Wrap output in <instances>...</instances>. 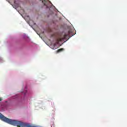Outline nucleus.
<instances>
[{
	"label": "nucleus",
	"instance_id": "nucleus-1",
	"mask_svg": "<svg viewBox=\"0 0 127 127\" xmlns=\"http://www.w3.org/2000/svg\"><path fill=\"white\" fill-rule=\"evenodd\" d=\"M64 39H69V35L64 34L63 37H61L59 38V41H62Z\"/></svg>",
	"mask_w": 127,
	"mask_h": 127
},
{
	"label": "nucleus",
	"instance_id": "nucleus-2",
	"mask_svg": "<svg viewBox=\"0 0 127 127\" xmlns=\"http://www.w3.org/2000/svg\"><path fill=\"white\" fill-rule=\"evenodd\" d=\"M62 51H64V49H60L57 51V53H59V52H62Z\"/></svg>",
	"mask_w": 127,
	"mask_h": 127
},
{
	"label": "nucleus",
	"instance_id": "nucleus-3",
	"mask_svg": "<svg viewBox=\"0 0 127 127\" xmlns=\"http://www.w3.org/2000/svg\"><path fill=\"white\" fill-rule=\"evenodd\" d=\"M42 2L44 4V5H46V0H43L42 1Z\"/></svg>",
	"mask_w": 127,
	"mask_h": 127
},
{
	"label": "nucleus",
	"instance_id": "nucleus-4",
	"mask_svg": "<svg viewBox=\"0 0 127 127\" xmlns=\"http://www.w3.org/2000/svg\"><path fill=\"white\" fill-rule=\"evenodd\" d=\"M70 31H68V34H70Z\"/></svg>",
	"mask_w": 127,
	"mask_h": 127
}]
</instances>
